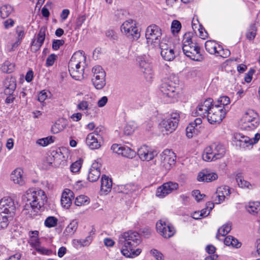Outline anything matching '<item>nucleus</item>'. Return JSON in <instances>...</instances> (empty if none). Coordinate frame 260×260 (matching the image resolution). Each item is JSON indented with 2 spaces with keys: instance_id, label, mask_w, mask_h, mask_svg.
Masks as SVG:
<instances>
[{
  "instance_id": "f257e3e1",
  "label": "nucleus",
  "mask_w": 260,
  "mask_h": 260,
  "mask_svg": "<svg viewBox=\"0 0 260 260\" xmlns=\"http://www.w3.org/2000/svg\"><path fill=\"white\" fill-rule=\"evenodd\" d=\"M141 242L139 234L129 231L119 237L118 244L121 246L122 254L127 258H135L140 254L142 249L139 247Z\"/></svg>"
},
{
  "instance_id": "f03ea898",
  "label": "nucleus",
  "mask_w": 260,
  "mask_h": 260,
  "mask_svg": "<svg viewBox=\"0 0 260 260\" xmlns=\"http://www.w3.org/2000/svg\"><path fill=\"white\" fill-rule=\"evenodd\" d=\"M25 196L27 200L23 213L28 217H33L47 202V196L43 190L39 189L27 190Z\"/></svg>"
},
{
  "instance_id": "7ed1b4c3",
  "label": "nucleus",
  "mask_w": 260,
  "mask_h": 260,
  "mask_svg": "<svg viewBox=\"0 0 260 260\" xmlns=\"http://www.w3.org/2000/svg\"><path fill=\"white\" fill-rule=\"evenodd\" d=\"M230 99H219L214 102L207 114V118L211 124H219L230 109Z\"/></svg>"
},
{
  "instance_id": "20e7f679",
  "label": "nucleus",
  "mask_w": 260,
  "mask_h": 260,
  "mask_svg": "<svg viewBox=\"0 0 260 260\" xmlns=\"http://www.w3.org/2000/svg\"><path fill=\"white\" fill-rule=\"evenodd\" d=\"M182 50L184 54L190 59L195 61H200L202 56L200 48L192 41V34L190 32L185 33L182 40Z\"/></svg>"
},
{
  "instance_id": "39448f33",
  "label": "nucleus",
  "mask_w": 260,
  "mask_h": 260,
  "mask_svg": "<svg viewBox=\"0 0 260 260\" xmlns=\"http://www.w3.org/2000/svg\"><path fill=\"white\" fill-rule=\"evenodd\" d=\"M225 152L224 146L218 143H214L204 149L202 157L207 161H213L221 158Z\"/></svg>"
},
{
  "instance_id": "423d86ee",
  "label": "nucleus",
  "mask_w": 260,
  "mask_h": 260,
  "mask_svg": "<svg viewBox=\"0 0 260 260\" xmlns=\"http://www.w3.org/2000/svg\"><path fill=\"white\" fill-rule=\"evenodd\" d=\"M259 124L258 114L253 110H247L242 116L240 120L241 128L250 131L255 129Z\"/></svg>"
},
{
  "instance_id": "0eeeda50",
  "label": "nucleus",
  "mask_w": 260,
  "mask_h": 260,
  "mask_svg": "<svg viewBox=\"0 0 260 260\" xmlns=\"http://www.w3.org/2000/svg\"><path fill=\"white\" fill-rule=\"evenodd\" d=\"M178 84V78L175 75H171L163 81L160 86V91L164 93V96L174 98Z\"/></svg>"
},
{
  "instance_id": "6e6552de",
  "label": "nucleus",
  "mask_w": 260,
  "mask_h": 260,
  "mask_svg": "<svg viewBox=\"0 0 260 260\" xmlns=\"http://www.w3.org/2000/svg\"><path fill=\"white\" fill-rule=\"evenodd\" d=\"M161 30L159 26L155 24L149 25L146 29L145 37L147 43L154 47H158L160 44Z\"/></svg>"
},
{
  "instance_id": "1a4fd4ad",
  "label": "nucleus",
  "mask_w": 260,
  "mask_h": 260,
  "mask_svg": "<svg viewBox=\"0 0 260 260\" xmlns=\"http://www.w3.org/2000/svg\"><path fill=\"white\" fill-rule=\"evenodd\" d=\"M233 141L237 145L240 147L245 148L257 143L260 139V134L257 133L252 138L245 136L241 133H236L233 137Z\"/></svg>"
},
{
  "instance_id": "9d476101",
  "label": "nucleus",
  "mask_w": 260,
  "mask_h": 260,
  "mask_svg": "<svg viewBox=\"0 0 260 260\" xmlns=\"http://www.w3.org/2000/svg\"><path fill=\"white\" fill-rule=\"evenodd\" d=\"M120 28L121 32L131 39L137 40L140 37V32L135 20L128 19L125 21Z\"/></svg>"
},
{
  "instance_id": "9b49d317",
  "label": "nucleus",
  "mask_w": 260,
  "mask_h": 260,
  "mask_svg": "<svg viewBox=\"0 0 260 260\" xmlns=\"http://www.w3.org/2000/svg\"><path fill=\"white\" fill-rule=\"evenodd\" d=\"M205 47L208 52L216 56L226 58L231 53L229 50L223 49L222 46L213 40L207 41L205 44Z\"/></svg>"
},
{
  "instance_id": "f8f14e48",
  "label": "nucleus",
  "mask_w": 260,
  "mask_h": 260,
  "mask_svg": "<svg viewBox=\"0 0 260 260\" xmlns=\"http://www.w3.org/2000/svg\"><path fill=\"white\" fill-rule=\"evenodd\" d=\"M137 61L146 79L151 81L153 77V71L149 58L146 55L140 56L137 58Z\"/></svg>"
},
{
  "instance_id": "ddd939ff",
  "label": "nucleus",
  "mask_w": 260,
  "mask_h": 260,
  "mask_svg": "<svg viewBox=\"0 0 260 260\" xmlns=\"http://www.w3.org/2000/svg\"><path fill=\"white\" fill-rule=\"evenodd\" d=\"M159 161L160 167L169 171L175 164V153L171 150L165 149L159 155Z\"/></svg>"
},
{
  "instance_id": "4468645a",
  "label": "nucleus",
  "mask_w": 260,
  "mask_h": 260,
  "mask_svg": "<svg viewBox=\"0 0 260 260\" xmlns=\"http://www.w3.org/2000/svg\"><path fill=\"white\" fill-rule=\"evenodd\" d=\"M93 74L92 82L96 89H102L106 84V73L100 66H94L92 70Z\"/></svg>"
},
{
  "instance_id": "2eb2a0df",
  "label": "nucleus",
  "mask_w": 260,
  "mask_h": 260,
  "mask_svg": "<svg viewBox=\"0 0 260 260\" xmlns=\"http://www.w3.org/2000/svg\"><path fill=\"white\" fill-rule=\"evenodd\" d=\"M158 46L161 50V56L164 59L167 61H172L175 58L174 47L171 42L166 40H162Z\"/></svg>"
},
{
  "instance_id": "dca6fc26",
  "label": "nucleus",
  "mask_w": 260,
  "mask_h": 260,
  "mask_svg": "<svg viewBox=\"0 0 260 260\" xmlns=\"http://www.w3.org/2000/svg\"><path fill=\"white\" fill-rule=\"evenodd\" d=\"M178 184L176 182L169 181L164 183L157 188L155 196L160 199H162L173 191L178 189Z\"/></svg>"
},
{
  "instance_id": "f3484780",
  "label": "nucleus",
  "mask_w": 260,
  "mask_h": 260,
  "mask_svg": "<svg viewBox=\"0 0 260 260\" xmlns=\"http://www.w3.org/2000/svg\"><path fill=\"white\" fill-rule=\"evenodd\" d=\"M213 103V99H206L204 102L199 104L196 110L192 112V115L199 116L202 118L206 117Z\"/></svg>"
},
{
  "instance_id": "a211bd4d",
  "label": "nucleus",
  "mask_w": 260,
  "mask_h": 260,
  "mask_svg": "<svg viewBox=\"0 0 260 260\" xmlns=\"http://www.w3.org/2000/svg\"><path fill=\"white\" fill-rule=\"evenodd\" d=\"M156 228L157 231L165 238H170L175 233L174 227L162 219L156 223Z\"/></svg>"
},
{
  "instance_id": "6ab92c4d",
  "label": "nucleus",
  "mask_w": 260,
  "mask_h": 260,
  "mask_svg": "<svg viewBox=\"0 0 260 260\" xmlns=\"http://www.w3.org/2000/svg\"><path fill=\"white\" fill-rule=\"evenodd\" d=\"M16 207L13 199L10 197H4L0 200V212L7 214L13 213Z\"/></svg>"
},
{
  "instance_id": "aec40b11",
  "label": "nucleus",
  "mask_w": 260,
  "mask_h": 260,
  "mask_svg": "<svg viewBox=\"0 0 260 260\" xmlns=\"http://www.w3.org/2000/svg\"><path fill=\"white\" fill-rule=\"evenodd\" d=\"M102 163L100 159L94 160L88 171V179L90 182H95L101 175Z\"/></svg>"
},
{
  "instance_id": "412c9836",
  "label": "nucleus",
  "mask_w": 260,
  "mask_h": 260,
  "mask_svg": "<svg viewBox=\"0 0 260 260\" xmlns=\"http://www.w3.org/2000/svg\"><path fill=\"white\" fill-rule=\"evenodd\" d=\"M10 180L16 185L20 186L24 185L26 177L23 170L20 168L15 169L10 174Z\"/></svg>"
},
{
  "instance_id": "4be33fe9",
  "label": "nucleus",
  "mask_w": 260,
  "mask_h": 260,
  "mask_svg": "<svg viewBox=\"0 0 260 260\" xmlns=\"http://www.w3.org/2000/svg\"><path fill=\"white\" fill-rule=\"evenodd\" d=\"M138 154L143 161H150L157 155L156 151L147 146H142L138 150Z\"/></svg>"
},
{
  "instance_id": "5701e85b",
  "label": "nucleus",
  "mask_w": 260,
  "mask_h": 260,
  "mask_svg": "<svg viewBox=\"0 0 260 260\" xmlns=\"http://www.w3.org/2000/svg\"><path fill=\"white\" fill-rule=\"evenodd\" d=\"M86 56L83 51H78L74 53L70 59L69 64L71 67H76V66H82L85 68L86 66Z\"/></svg>"
},
{
  "instance_id": "b1692460",
  "label": "nucleus",
  "mask_w": 260,
  "mask_h": 260,
  "mask_svg": "<svg viewBox=\"0 0 260 260\" xmlns=\"http://www.w3.org/2000/svg\"><path fill=\"white\" fill-rule=\"evenodd\" d=\"M230 193V189L229 186H221L217 188L213 199L216 204H220L225 200L226 197L229 196Z\"/></svg>"
},
{
  "instance_id": "393cba45",
  "label": "nucleus",
  "mask_w": 260,
  "mask_h": 260,
  "mask_svg": "<svg viewBox=\"0 0 260 260\" xmlns=\"http://www.w3.org/2000/svg\"><path fill=\"white\" fill-rule=\"evenodd\" d=\"M16 88V80L12 76L7 77L4 81V92L6 95H13Z\"/></svg>"
},
{
  "instance_id": "a878e982",
  "label": "nucleus",
  "mask_w": 260,
  "mask_h": 260,
  "mask_svg": "<svg viewBox=\"0 0 260 260\" xmlns=\"http://www.w3.org/2000/svg\"><path fill=\"white\" fill-rule=\"evenodd\" d=\"M45 31L46 28L45 27H41L37 35L36 40H34L32 41V48L34 50H38L43 44L45 39Z\"/></svg>"
},
{
  "instance_id": "bb28decb",
  "label": "nucleus",
  "mask_w": 260,
  "mask_h": 260,
  "mask_svg": "<svg viewBox=\"0 0 260 260\" xmlns=\"http://www.w3.org/2000/svg\"><path fill=\"white\" fill-rule=\"evenodd\" d=\"M68 68L69 73L73 78L76 80H81L84 78L85 68L82 66L71 67L70 64H68Z\"/></svg>"
},
{
  "instance_id": "cd10ccee",
  "label": "nucleus",
  "mask_w": 260,
  "mask_h": 260,
  "mask_svg": "<svg viewBox=\"0 0 260 260\" xmlns=\"http://www.w3.org/2000/svg\"><path fill=\"white\" fill-rule=\"evenodd\" d=\"M73 198V192L69 189H65L62 193L61 198V204L62 207L68 209L72 204Z\"/></svg>"
},
{
  "instance_id": "c85d7f7f",
  "label": "nucleus",
  "mask_w": 260,
  "mask_h": 260,
  "mask_svg": "<svg viewBox=\"0 0 260 260\" xmlns=\"http://www.w3.org/2000/svg\"><path fill=\"white\" fill-rule=\"evenodd\" d=\"M159 125L162 132H165L166 134L172 133L177 127L175 122L173 123L168 118L163 119Z\"/></svg>"
},
{
  "instance_id": "c756f323",
  "label": "nucleus",
  "mask_w": 260,
  "mask_h": 260,
  "mask_svg": "<svg viewBox=\"0 0 260 260\" xmlns=\"http://www.w3.org/2000/svg\"><path fill=\"white\" fill-rule=\"evenodd\" d=\"M101 191L105 194L109 192L112 188V181L108 176L103 175L102 176L101 180Z\"/></svg>"
},
{
  "instance_id": "7c9ffc66",
  "label": "nucleus",
  "mask_w": 260,
  "mask_h": 260,
  "mask_svg": "<svg viewBox=\"0 0 260 260\" xmlns=\"http://www.w3.org/2000/svg\"><path fill=\"white\" fill-rule=\"evenodd\" d=\"M92 240L93 238L90 234L85 239H73L72 243L74 247L79 249L81 247L88 246L92 242Z\"/></svg>"
},
{
  "instance_id": "2f4dec72",
  "label": "nucleus",
  "mask_w": 260,
  "mask_h": 260,
  "mask_svg": "<svg viewBox=\"0 0 260 260\" xmlns=\"http://www.w3.org/2000/svg\"><path fill=\"white\" fill-rule=\"evenodd\" d=\"M217 177V175L215 173L203 171L199 173L197 179L199 181L210 182L216 180Z\"/></svg>"
},
{
  "instance_id": "473e14b6",
  "label": "nucleus",
  "mask_w": 260,
  "mask_h": 260,
  "mask_svg": "<svg viewBox=\"0 0 260 260\" xmlns=\"http://www.w3.org/2000/svg\"><path fill=\"white\" fill-rule=\"evenodd\" d=\"M100 139V138L95 137L92 134H89L87 136L86 143L90 149H98L101 146L100 142H99Z\"/></svg>"
},
{
  "instance_id": "72a5a7b5",
  "label": "nucleus",
  "mask_w": 260,
  "mask_h": 260,
  "mask_svg": "<svg viewBox=\"0 0 260 260\" xmlns=\"http://www.w3.org/2000/svg\"><path fill=\"white\" fill-rule=\"evenodd\" d=\"M224 243L228 246H231L235 248H239L241 246V243L236 238L228 236L225 238Z\"/></svg>"
},
{
  "instance_id": "f704fd0d",
  "label": "nucleus",
  "mask_w": 260,
  "mask_h": 260,
  "mask_svg": "<svg viewBox=\"0 0 260 260\" xmlns=\"http://www.w3.org/2000/svg\"><path fill=\"white\" fill-rule=\"evenodd\" d=\"M14 11L12 6L8 4H5L0 7V14L2 18L8 17Z\"/></svg>"
},
{
  "instance_id": "c9c22d12",
  "label": "nucleus",
  "mask_w": 260,
  "mask_h": 260,
  "mask_svg": "<svg viewBox=\"0 0 260 260\" xmlns=\"http://www.w3.org/2000/svg\"><path fill=\"white\" fill-rule=\"evenodd\" d=\"M246 209L250 214H257L260 211V202H250L246 206Z\"/></svg>"
},
{
  "instance_id": "e433bc0d",
  "label": "nucleus",
  "mask_w": 260,
  "mask_h": 260,
  "mask_svg": "<svg viewBox=\"0 0 260 260\" xmlns=\"http://www.w3.org/2000/svg\"><path fill=\"white\" fill-rule=\"evenodd\" d=\"M236 179L237 184L240 187L248 189L252 188V185L249 182L245 180L240 173L236 175Z\"/></svg>"
},
{
  "instance_id": "4c0bfd02",
  "label": "nucleus",
  "mask_w": 260,
  "mask_h": 260,
  "mask_svg": "<svg viewBox=\"0 0 260 260\" xmlns=\"http://www.w3.org/2000/svg\"><path fill=\"white\" fill-rule=\"evenodd\" d=\"M66 124L63 120H57L52 126L51 132L53 134H58L63 131L66 127Z\"/></svg>"
},
{
  "instance_id": "58836bf2",
  "label": "nucleus",
  "mask_w": 260,
  "mask_h": 260,
  "mask_svg": "<svg viewBox=\"0 0 260 260\" xmlns=\"http://www.w3.org/2000/svg\"><path fill=\"white\" fill-rule=\"evenodd\" d=\"M11 219V216L10 214L0 212V229H6L9 225Z\"/></svg>"
},
{
  "instance_id": "ea45409f",
  "label": "nucleus",
  "mask_w": 260,
  "mask_h": 260,
  "mask_svg": "<svg viewBox=\"0 0 260 260\" xmlns=\"http://www.w3.org/2000/svg\"><path fill=\"white\" fill-rule=\"evenodd\" d=\"M231 230V224L230 223H226L223 225L218 230V233L216 235V238L220 239V236H224L228 234Z\"/></svg>"
},
{
  "instance_id": "a19ab883",
  "label": "nucleus",
  "mask_w": 260,
  "mask_h": 260,
  "mask_svg": "<svg viewBox=\"0 0 260 260\" xmlns=\"http://www.w3.org/2000/svg\"><path fill=\"white\" fill-rule=\"evenodd\" d=\"M78 227V222L76 220H72L66 228L64 233L67 235H72L76 231Z\"/></svg>"
},
{
  "instance_id": "79ce46f5",
  "label": "nucleus",
  "mask_w": 260,
  "mask_h": 260,
  "mask_svg": "<svg viewBox=\"0 0 260 260\" xmlns=\"http://www.w3.org/2000/svg\"><path fill=\"white\" fill-rule=\"evenodd\" d=\"M89 202L90 200L88 197L84 195H80L76 197L75 204L77 206H81L88 205Z\"/></svg>"
},
{
  "instance_id": "37998d69",
  "label": "nucleus",
  "mask_w": 260,
  "mask_h": 260,
  "mask_svg": "<svg viewBox=\"0 0 260 260\" xmlns=\"http://www.w3.org/2000/svg\"><path fill=\"white\" fill-rule=\"evenodd\" d=\"M182 27L181 22L177 20H174L172 22L171 30L174 36L177 35L180 31Z\"/></svg>"
},
{
  "instance_id": "c03bdc74",
  "label": "nucleus",
  "mask_w": 260,
  "mask_h": 260,
  "mask_svg": "<svg viewBox=\"0 0 260 260\" xmlns=\"http://www.w3.org/2000/svg\"><path fill=\"white\" fill-rule=\"evenodd\" d=\"M120 154L124 157L132 158L135 156L136 152L134 150L128 147H122Z\"/></svg>"
},
{
  "instance_id": "a18cd8bd",
  "label": "nucleus",
  "mask_w": 260,
  "mask_h": 260,
  "mask_svg": "<svg viewBox=\"0 0 260 260\" xmlns=\"http://www.w3.org/2000/svg\"><path fill=\"white\" fill-rule=\"evenodd\" d=\"M256 27L255 24H251L246 32V38L249 40H253L256 34Z\"/></svg>"
},
{
  "instance_id": "49530a36",
  "label": "nucleus",
  "mask_w": 260,
  "mask_h": 260,
  "mask_svg": "<svg viewBox=\"0 0 260 260\" xmlns=\"http://www.w3.org/2000/svg\"><path fill=\"white\" fill-rule=\"evenodd\" d=\"M136 186L132 184L122 185L119 187V192L124 194H129L136 190Z\"/></svg>"
},
{
  "instance_id": "de8ad7c7",
  "label": "nucleus",
  "mask_w": 260,
  "mask_h": 260,
  "mask_svg": "<svg viewBox=\"0 0 260 260\" xmlns=\"http://www.w3.org/2000/svg\"><path fill=\"white\" fill-rule=\"evenodd\" d=\"M214 203L211 202H208L206 203V208L203 209L200 212V215H202V217H206L210 213V212L214 208Z\"/></svg>"
},
{
  "instance_id": "09e8293b",
  "label": "nucleus",
  "mask_w": 260,
  "mask_h": 260,
  "mask_svg": "<svg viewBox=\"0 0 260 260\" xmlns=\"http://www.w3.org/2000/svg\"><path fill=\"white\" fill-rule=\"evenodd\" d=\"M136 126L133 122H128L124 127L123 133L126 136H129L133 134Z\"/></svg>"
},
{
  "instance_id": "8fccbe9b",
  "label": "nucleus",
  "mask_w": 260,
  "mask_h": 260,
  "mask_svg": "<svg viewBox=\"0 0 260 260\" xmlns=\"http://www.w3.org/2000/svg\"><path fill=\"white\" fill-rule=\"evenodd\" d=\"M15 66L13 63L8 61H5L1 67V70L4 73H10L14 71Z\"/></svg>"
},
{
  "instance_id": "3c124183",
  "label": "nucleus",
  "mask_w": 260,
  "mask_h": 260,
  "mask_svg": "<svg viewBox=\"0 0 260 260\" xmlns=\"http://www.w3.org/2000/svg\"><path fill=\"white\" fill-rule=\"evenodd\" d=\"M58 219L54 216H49L45 220L44 224L46 227L52 228L57 224Z\"/></svg>"
},
{
  "instance_id": "603ef678",
  "label": "nucleus",
  "mask_w": 260,
  "mask_h": 260,
  "mask_svg": "<svg viewBox=\"0 0 260 260\" xmlns=\"http://www.w3.org/2000/svg\"><path fill=\"white\" fill-rule=\"evenodd\" d=\"M82 165V160L79 159L73 162L70 166V170L72 173H78L81 169Z\"/></svg>"
},
{
  "instance_id": "864d4df0",
  "label": "nucleus",
  "mask_w": 260,
  "mask_h": 260,
  "mask_svg": "<svg viewBox=\"0 0 260 260\" xmlns=\"http://www.w3.org/2000/svg\"><path fill=\"white\" fill-rule=\"evenodd\" d=\"M17 34L18 39L17 41L12 45V49L14 50L15 48L18 47L20 44L21 40L24 36V31L22 29L18 28L16 31Z\"/></svg>"
},
{
  "instance_id": "5fc2aeb1",
  "label": "nucleus",
  "mask_w": 260,
  "mask_h": 260,
  "mask_svg": "<svg viewBox=\"0 0 260 260\" xmlns=\"http://www.w3.org/2000/svg\"><path fill=\"white\" fill-rule=\"evenodd\" d=\"M197 128L192 125L190 123L186 128V135L187 138H191L196 133Z\"/></svg>"
},
{
  "instance_id": "6e6d98bb",
  "label": "nucleus",
  "mask_w": 260,
  "mask_h": 260,
  "mask_svg": "<svg viewBox=\"0 0 260 260\" xmlns=\"http://www.w3.org/2000/svg\"><path fill=\"white\" fill-rule=\"evenodd\" d=\"M180 115L178 112H173L171 114L170 118H168L169 120H172L174 123L175 122L176 125L178 126V122L179 120Z\"/></svg>"
},
{
  "instance_id": "4d7b16f0",
  "label": "nucleus",
  "mask_w": 260,
  "mask_h": 260,
  "mask_svg": "<svg viewBox=\"0 0 260 260\" xmlns=\"http://www.w3.org/2000/svg\"><path fill=\"white\" fill-rule=\"evenodd\" d=\"M64 43V41L63 40H55L52 42V49L54 50H57Z\"/></svg>"
},
{
  "instance_id": "13d9d810",
  "label": "nucleus",
  "mask_w": 260,
  "mask_h": 260,
  "mask_svg": "<svg viewBox=\"0 0 260 260\" xmlns=\"http://www.w3.org/2000/svg\"><path fill=\"white\" fill-rule=\"evenodd\" d=\"M150 253L156 260H164L163 255L156 249H152Z\"/></svg>"
},
{
  "instance_id": "bf43d9fd",
  "label": "nucleus",
  "mask_w": 260,
  "mask_h": 260,
  "mask_svg": "<svg viewBox=\"0 0 260 260\" xmlns=\"http://www.w3.org/2000/svg\"><path fill=\"white\" fill-rule=\"evenodd\" d=\"M255 73V70L253 69H250L249 71L245 74L244 80L247 83L251 82L252 79V76Z\"/></svg>"
},
{
  "instance_id": "052dcab7",
  "label": "nucleus",
  "mask_w": 260,
  "mask_h": 260,
  "mask_svg": "<svg viewBox=\"0 0 260 260\" xmlns=\"http://www.w3.org/2000/svg\"><path fill=\"white\" fill-rule=\"evenodd\" d=\"M192 195L194 198L195 200L198 202L200 201L205 197V195L204 194H201L200 190H195L192 191Z\"/></svg>"
},
{
  "instance_id": "680f3d73",
  "label": "nucleus",
  "mask_w": 260,
  "mask_h": 260,
  "mask_svg": "<svg viewBox=\"0 0 260 260\" xmlns=\"http://www.w3.org/2000/svg\"><path fill=\"white\" fill-rule=\"evenodd\" d=\"M54 161L53 156L51 155L47 156L44 161V166L46 169L51 166Z\"/></svg>"
},
{
  "instance_id": "e2e57ef3",
  "label": "nucleus",
  "mask_w": 260,
  "mask_h": 260,
  "mask_svg": "<svg viewBox=\"0 0 260 260\" xmlns=\"http://www.w3.org/2000/svg\"><path fill=\"white\" fill-rule=\"evenodd\" d=\"M56 56L54 54H51L46 59V66L47 67L52 66L56 59Z\"/></svg>"
},
{
  "instance_id": "0e129e2a",
  "label": "nucleus",
  "mask_w": 260,
  "mask_h": 260,
  "mask_svg": "<svg viewBox=\"0 0 260 260\" xmlns=\"http://www.w3.org/2000/svg\"><path fill=\"white\" fill-rule=\"evenodd\" d=\"M85 20L86 17L84 15L79 16L76 20V29L80 28Z\"/></svg>"
},
{
  "instance_id": "69168bd1",
  "label": "nucleus",
  "mask_w": 260,
  "mask_h": 260,
  "mask_svg": "<svg viewBox=\"0 0 260 260\" xmlns=\"http://www.w3.org/2000/svg\"><path fill=\"white\" fill-rule=\"evenodd\" d=\"M36 251L41 254L47 255H50L52 253V251L50 250L41 247V246L36 247Z\"/></svg>"
},
{
  "instance_id": "338daca9",
  "label": "nucleus",
  "mask_w": 260,
  "mask_h": 260,
  "mask_svg": "<svg viewBox=\"0 0 260 260\" xmlns=\"http://www.w3.org/2000/svg\"><path fill=\"white\" fill-rule=\"evenodd\" d=\"M104 129V127L102 126H99L96 127L93 132L91 133L90 134H92L96 137L99 138H101V136L103 133V131Z\"/></svg>"
},
{
  "instance_id": "774afa93",
  "label": "nucleus",
  "mask_w": 260,
  "mask_h": 260,
  "mask_svg": "<svg viewBox=\"0 0 260 260\" xmlns=\"http://www.w3.org/2000/svg\"><path fill=\"white\" fill-rule=\"evenodd\" d=\"M88 108V103L85 101H82L80 102L77 105L78 109L81 111L87 110Z\"/></svg>"
}]
</instances>
